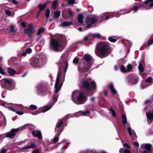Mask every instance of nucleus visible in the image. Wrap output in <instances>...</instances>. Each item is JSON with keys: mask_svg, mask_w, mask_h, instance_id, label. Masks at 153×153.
Segmentation results:
<instances>
[{"mask_svg": "<svg viewBox=\"0 0 153 153\" xmlns=\"http://www.w3.org/2000/svg\"><path fill=\"white\" fill-rule=\"evenodd\" d=\"M98 48L96 55L101 58L107 56L110 53L111 48L110 44L106 42H101L98 44Z\"/></svg>", "mask_w": 153, "mask_h": 153, "instance_id": "obj_1", "label": "nucleus"}, {"mask_svg": "<svg viewBox=\"0 0 153 153\" xmlns=\"http://www.w3.org/2000/svg\"><path fill=\"white\" fill-rule=\"evenodd\" d=\"M91 78H86L84 81H82L81 87L88 91V94L92 95L94 93L93 91H91V88L95 89L96 85L94 81H91Z\"/></svg>", "mask_w": 153, "mask_h": 153, "instance_id": "obj_2", "label": "nucleus"}, {"mask_svg": "<svg viewBox=\"0 0 153 153\" xmlns=\"http://www.w3.org/2000/svg\"><path fill=\"white\" fill-rule=\"evenodd\" d=\"M73 93L71 95L73 101L78 105L82 104L84 103L87 100V96L85 95L83 92H79L77 99L74 98L73 96Z\"/></svg>", "mask_w": 153, "mask_h": 153, "instance_id": "obj_3", "label": "nucleus"}, {"mask_svg": "<svg viewBox=\"0 0 153 153\" xmlns=\"http://www.w3.org/2000/svg\"><path fill=\"white\" fill-rule=\"evenodd\" d=\"M51 89L50 87L45 83H39L37 86L38 91L43 95L48 94Z\"/></svg>", "mask_w": 153, "mask_h": 153, "instance_id": "obj_4", "label": "nucleus"}, {"mask_svg": "<svg viewBox=\"0 0 153 153\" xmlns=\"http://www.w3.org/2000/svg\"><path fill=\"white\" fill-rule=\"evenodd\" d=\"M1 85L2 88L11 91L13 89L12 82L10 79L5 78L1 80Z\"/></svg>", "mask_w": 153, "mask_h": 153, "instance_id": "obj_5", "label": "nucleus"}, {"mask_svg": "<svg viewBox=\"0 0 153 153\" xmlns=\"http://www.w3.org/2000/svg\"><path fill=\"white\" fill-rule=\"evenodd\" d=\"M25 127L24 126H22L16 129L12 128L10 130V131L6 133L5 136L4 137H8L10 139H13L14 138V136L22 128H24Z\"/></svg>", "mask_w": 153, "mask_h": 153, "instance_id": "obj_6", "label": "nucleus"}, {"mask_svg": "<svg viewBox=\"0 0 153 153\" xmlns=\"http://www.w3.org/2000/svg\"><path fill=\"white\" fill-rule=\"evenodd\" d=\"M62 71L61 70L60 68L58 72L57 78L55 84V94H56L58 92L63 84L62 82H61L59 84L60 77L62 74Z\"/></svg>", "mask_w": 153, "mask_h": 153, "instance_id": "obj_7", "label": "nucleus"}, {"mask_svg": "<svg viewBox=\"0 0 153 153\" xmlns=\"http://www.w3.org/2000/svg\"><path fill=\"white\" fill-rule=\"evenodd\" d=\"M50 46L51 48L55 51H59V48L61 47V45L59 41L52 39H51Z\"/></svg>", "mask_w": 153, "mask_h": 153, "instance_id": "obj_8", "label": "nucleus"}, {"mask_svg": "<svg viewBox=\"0 0 153 153\" xmlns=\"http://www.w3.org/2000/svg\"><path fill=\"white\" fill-rule=\"evenodd\" d=\"M127 79L130 84L134 85L137 83L139 80V78L137 75L133 74H131L128 76Z\"/></svg>", "mask_w": 153, "mask_h": 153, "instance_id": "obj_9", "label": "nucleus"}, {"mask_svg": "<svg viewBox=\"0 0 153 153\" xmlns=\"http://www.w3.org/2000/svg\"><path fill=\"white\" fill-rule=\"evenodd\" d=\"M68 55L66 53H64L62 54L60 59L59 61V62L62 63L65 65V66L64 68V71L66 72L68 67Z\"/></svg>", "mask_w": 153, "mask_h": 153, "instance_id": "obj_10", "label": "nucleus"}, {"mask_svg": "<svg viewBox=\"0 0 153 153\" xmlns=\"http://www.w3.org/2000/svg\"><path fill=\"white\" fill-rule=\"evenodd\" d=\"M91 65L92 64L91 63L90 64H83L82 66L79 67V70L81 72H88L91 68Z\"/></svg>", "mask_w": 153, "mask_h": 153, "instance_id": "obj_11", "label": "nucleus"}, {"mask_svg": "<svg viewBox=\"0 0 153 153\" xmlns=\"http://www.w3.org/2000/svg\"><path fill=\"white\" fill-rule=\"evenodd\" d=\"M63 124V122L62 121L58 122L56 124V128L55 129V131L57 130V128L59 129L58 131L57 134L58 136L63 131V127L62 126V125Z\"/></svg>", "mask_w": 153, "mask_h": 153, "instance_id": "obj_12", "label": "nucleus"}, {"mask_svg": "<svg viewBox=\"0 0 153 153\" xmlns=\"http://www.w3.org/2000/svg\"><path fill=\"white\" fill-rule=\"evenodd\" d=\"M51 108L50 106H48L46 108L43 109L42 110L41 109H39L31 113V114L33 115L37 114L42 112H45L49 110Z\"/></svg>", "mask_w": 153, "mask_h": 153, "instance_id": "obj_13", "label": "nucleus"}, {"mask_svg": "<svg viewBox=\"0 0 153 153\" xmlns=\"http://www.w3.org/2000/svg\"><path fill=\"white\" fill-rule=\"evenodd\" d=\"M97 19L91 16H87L85 19V22L87 24L90 22V23L93 24L95 23Z\"/></svg>", "mask_w": 153, "mask_h": 153, "instance_id": "obj_14", "label": "nucleus"}, {"mask_svg": "<svg viewBox=\"0 0 153 153\" xmlns=\"http://www.w3.org/2000/svg\"><path fill=\"white\" fill-rule=\"evenodd\" d=\"M82 59H83L87 63V64H90L91 63L92 64L91 61L92 59V57L90 54H85Z\"/></svg>", "mask_w": 153, "mask_h": 153, "instance_id": "obj_15", "label": "nucleus"}, {"mask_svg": "<svg viewBox=\"0 0 153 153\" xmlns=\"http://www.w3.org/2000/svg\"><path fill=\"white\" fill-rule=\"evenodd\" d=\"M32 133L34 136L37 137L39 139L41 140L42 138V134L40 131L38 130L33 131L32 132Z\"/></svg>", "mask_w": 153, "mask_h": 153, "instance_id": "obj_16", "label": "nucleus"}, {"mask_svg": "<svg viewBox=\"0 0 153 153\" xmlns=\"http://www.w3.org/2000/svg\"><path fill=\"white\" fill-rule=\"evenodd\" d=\"M39 62V58L35 57L30 62L31 65L33 67L36 66Z\"/></svg>", "mask_w": 153, "mask_h": 153, "instance_id": "obj_17", "label": "nucleus"}, {"mask_svg": "<svg viewBox=\"0 0 153 153\" xmlns=\"http://www.w3.org/2000/svg\"><path fill=\"white\" fill-rule=\"evenodd\" d=\"M24 32L25 34H27L29 37H31L33 34L35 32V30H34L28 29L27 28L24 29Z\"/></svg>", "mask_w": 153, "mask_h": 153, "instance_id": "obj_18", "label": "nucleus"}, {"mask_svg": "<svg viewBox=\"0 0 153 153\" xmlns=\"http://www.w3.org/2000/svg\"><path fill=\"white\" fill-rule=\"evenodd\" d=\"M139 9V8L138 7L137 5V6L134 5L133 7L131 8L130 10H128L127 12L124 13H123V14H125L129 13L131 12V10L133 11L134 12H136Z\"/></svg>", "mask_w": 153, "mask_h": 153, "instance_id": "obj_19", "label": "nucleus"}, {"mask_svg": "<svg viewBox=\"0 0 153 153\" xmlns=\"http://www.w3.org/2000/svg\"><path fill=\"white\" fill-rule=\"evenodd\" d=\"M108 88L114 94H115L117 93V91L114 88L113 84L111 83L108 85Z\"/></svg>", "mask_w": 153, "mask_h": 153, "instance_id": "obj_20", "label": "nucleus"}, {"mask_svg": "<svg viewBox=\"0 0 153 153\" xmlns=\"http://www.w3.org/2000/svg\"><path fill=\"white\" fill-rule=\"evenodd\" d=\"M36 147V145L34 143H32L30 145L28 146L24 147L22 148L21 149L22 150H26L27 149H31V148H34Z\"/></svg>", "mask_w": 153, "mask_h": 153, "instance_id": "obj_21", "label": "nucleus"}, {"mask_svg": "<svg viewBox=\"0 0 153 153\" xmlns=\"http://www.w3.org/2000/svg\"><path fill=\"white\" fill-rule=\"evenodd\" d=\"M7 72L10 75H14L16 73V71L15 70L9 67L7 68Z\"/></svg>", "mask_w": 153, "mask_h": 153, "instance_id": "obj_22", "label": "nucleus"}, {"mask_svg": "<svg viewBox=\"0 0 153 153\" xmlns=\"http://www.w3.org/2000/svg\"><path fill=\"white\" fill-rule=\"evenodd\" d=\"M146 114L148 119L151 121L153 120V111L152 112H146Z\"/></svg>", "mask_w": 153, "mask_h": 153, "instance_id": "obj_23", "label": "nucleus"}, {"mask_svg": "<svg viewBox=\"0 0 153 153\" xmlns=\"http://www.w3.org/2000/svg\"><path fill=\"white\" fill-rule=\"evenodd\" d=\"M83 16L82 14H79L78 16V22L80 24H82L83 22Z\"/></svg>", "mask_w": 153, "mask_h": 153, "instance_id": "obj_24", "label": "nucleus"}, {"mask_svg": "<svg viewBox=\"0 0 153 153\" xmlns=\"http://www.w3.org/2000/svg\"><path fill=\"white\" fill-rule=\"evenodd\" d=\"M61 11L60 10H56L54 12L53 17L56 19L58 18L60 15Z\"/></svg>", "mask_w": 153, "mask_h": 153, "instance_id": "obj_25", "label": "nucleus"}, {"mask_svg": "<svg viewBox=\"0 0 153 153\" xmlns=\"http://www.w3.org/2000/svg\"><path fill=\"white\" fill-rule=\"evenodd\" d=\"M144 148L146 150L149 152L152 151V145L150 144H144Z\"/></svg>", "mask_w": 153, "mask_h": 153, "instance_id": "obj_26", "label": "nucleus"}, {"mask_svg": "<svg viewBox=\"0 0 153 153\" xmlns=\"http://www.w3.org/2000/svg\"><path fill=\"white\" fill-rule=\"evenodd\" d=\"M122 123L123 124V125H126L127 123V120L126 117V115L123 114L122 115Z\"/></svg>", "mask_w": 153, "mask_h": 153, "instance_id": "obj_27", "label": "nucleus"}, {"mask_svg": "<svg viewBox=\"0 0 153 153\" xmlns=\"http://www.w3.org/2000/svg\"><path fill=\"white\" fill-rule=\"evenodd\" d=\"M57 3V0H55L53 1L52 4V7L53 10H55L56 9Z\"/></svg>", "mask_w": 153, "mask_h": 153, "instance_id": "obj_28", "label": "nucleus"}, {"mask_svg": "<svg viewBox=\"0 0 153 153\" xmlns=\"http://www.w3.org/2000/svg\"><path fill=\"white\" fill-rule=\"evenodd\" d=\"M72 23V22H70L65 21L61 23V25L63 27H64L70 25H71Z\"/></svg>", "mask_w": 153, "mask_h": 153, "instance_id": "obj_29", "label": "nucleus"}, {"mask_svg": "<svg viewBox=\"0 0 153 153\" xmlns=\"http://www.w3.org/2000/svg\"><path fill=\"white\" fill-rule=\"evenodd\" d=\"M10 33L12 35H14L15 33V31L14 29V27L12 25L10 26Z\"/></svg>", "mask_w": 153, "mask_h": 153, "instance_id": "obj_30", "label": "nucleus"}, {"mask_svg": "<svg viewBox=\"0 0 153 153\" xmlns=\"http://www.w3.org/2000/svg\"><path fill=\"white\" fill-rule=\"evenodd\" d=\"M44 28L43 27L39 28L38 30V32L37 33V35H39L41 33H43L45 32Z\"/></svg>", "mask_w": 153, "mask_h": 153, "instance_id": "obj_31", "label": "nucleus"}, {"mask_svg": "<svg viewBox=\"0 0 153 153\" xmlns=\"http://www.w3.org/2000/svg\"><path fill=\"white\" fill-rule=\"evenodd\" d=\"M138 69L140 72H142L144 71V68L142 64L141 63H140L138 66Z\"/></svg>", "mask_w": 153, "mask_h": 153, "instance_id": "obj_32", "label": "nucleus"}, {"mask_svg": "<svg viewBox=\"0 0 153 153\" xmlns=\"http://www.w3.org/2000/svg\"><path fill=\"white\" fill-rule=\"evenodd\" d=\"M149 5L150 7H153V0H147L145 1V4L149 3Z\"/></svg>", "mask_w": 153, "mask_h": 153, "instance_id": "obj_33", "label": "nucleus"}, {"mask_svg": "<svg viewBox=\"0 0 153 153\" xmlns=\"http://www.w3.org/2000/svg\"><path fill=\"white\" fill-rule=\"evenodd\" d=\"M132 68V66L130 64H128L126 67V71L129 72L131 71Z\"/></svg>", "mask_w": 153, "mask_h": 153, "instance_id": "obj_34", "label": "nucleus"}, {"mask_svg": "<svg viewBox=\"0 0 153 153\" xmlns=\"http://www.w3.org/2000/svg\"><path fill=\"white\" fill-rule=\"evenodd\" d=\"M81 113L83 115L86 116L87 114L90 113V111L88 110L87 109L85 111H82Z\"/></svg>", "mask_w": 153, "mask_h": 153, "instance_id": "obj_35", "label": "nucleus"}, {"mask_svg": "<svg viewBox=\"0 0 153 153\" xmlns=\"http://www.w3.org/2000/svg\"><path fill=\"white\" fill-rule=\"evenodd\" d=\"M38 7L40 9L39 10L40 11L43 10L45 8V6L42 4H39L38 6Z\"/></svg>", "mask_w": 153, "mask_h": 153, "instance_id": "obj_36", "label": "nucleus"}, {"mask_svg": "<svg viewBox=\"0 0 153 153\" xmlns=\"http://www.w3.org/2000/svg\"><path fill=\"white\" fill-rule=\"evenodd\" d=\"M108 39L110 41L112 42H115L117 41V39H114L112 36L109 37L108 38Z\"/></svg>", "mask_w": 153, "mask_h": 153, "instance_id": "obj_37", "label": "nucleus"}, {"mask_svg": "<svg viewBox=\"0 0 153 153\" xmlns=\"http://www.w3.org/2000/svg\"><path fill=\"white\" fill-rule=\"evenodd\" d=\"M50 13V10L49 9H47L46 11V13H45V16L47 18L49 17Z\"/></svg>", "mask_w": 153, "mask_h": 153, "instance_id": "obj_38", "label": "nucleus"}, {"mask_svg": "<svg viewBox=\"0 0 153 153\" xmlns=\"http://www.w3.org/2000/svg\"><path fill=\"white\" fill-rule=\"evenodd\" d=\"M147 4H145V2L143 3V2H142V3L138 4L137 5L138 7H139V9L143 8L145 7V5Z\"/></svg>", "mask_w": 153, "mask_h": 153, "instance_id": "obj_39", "label": "nucleus"}, {"mask_svg": "<svg viewBox=\"0 0 153 153\" xmlns=\"http://www.w3.org/2000/svg\"><path fill=\"white\" fill-rule=\"evenodd\" d=\"M152 78L151 77H149L146 80V82L148 83H151L152 82Z\"/></svg>", "mask_w": 153, "mask_h": 153, "instance_id": "obj_40", "label": "nucleus"}, {"mask_svg": "<svg viewBox=\"0 0 153 153\" xmlns=\"http://www.w3.org/2000/svg\"><path fill=\"white\" fill-rule=\"evenodd\" d=\"M120 70L122 72H126V69L125 67L123 65H120Z\"/></svg>", "mask_w": 153, "mask_h": 153, "instance_id": "obj_41", "label": "nucleus"}, {"mask_svg": "<svg viewBox=\"0 0 153 153\" xmlns=\"http://www.w3.org/2000/svg\"><path fill=\"white\" fill-rule=\"evenodd\" d=\"M88 36L89 37L88 38H89V39L90 41L92 40V39H94L95 38L94 36V34H90L89 35H88Z\"/></svg>", "mask_w": 153, "mask_h": 153, "instance_id": "obj_42", "label": "nucleus"}, {"mask_svg": "<svg viewBox=\"0 0 153 153\" xmlns=\"http://www.w3.org/2000/svg\"><path fill=\"white\" fill-rule=\"evenodd\" d=\"M152 103V101H151L150 99V100H146L144 102L145 105H146L149 104V105H151Z\"/></svg>", "mask_w": 153, "mask_h": 153, "instance_id": "obj_43", "label": "nucleus"}, {"mask_svg": "<svg viewBox=\"0 0 153 153\" xmlns=\"http://www.w3.org/2000/svg\"><path fill=\"white\" fill-rule=\"evenodd\" d=\"M30 108L32 110H35L37 109V107L34 105H31L30 106Z\"/></svg>", "mask_w": 153, "mask_h": 153, "instance_id": "obj_44", "label": "nucleus"}, {"mask_svg": "<svg viewBox=\"0 0 153 153\" xmlns=\"http://www.w3.org/2000/svg\"><path fill=\"white\" fill-rule=\"evenodd\" d=\"M153 44V39H149L148 41V45L150 46Z\"/></svg>", "mask_w": 153, "mask_h": 153, "instance_id": "obj_45", "label": "nucleus"}, {"mask_svg": "<svg viewBox=\"0 0 153 153\" xmlns=\"http://www.w3.org/2000/svg\"><path fill=\"white\" fill-rule=\"evenodd\" d=\"M68 14L70 17L73 16V12L72 10H68Z\"/></svg>", "mask_w": 153, "mask_h": 153, "instance_id": "obj_46", "label": "nucleus"}, {"mask_svg": "<svg viewBox=\"0 0 153 153\" xmlns=\"http://www.w3.org/2000/svg\"><path fill=\"white\" fill-rule=\"evenodd\" d=\"M28 29L34 30L33 28V24L32 23L29 24L27 25Z\"/></svg>", "mask_w": 153, "mask_h": 153, "instance_id": "obj_47", "label": "nucleus"}, {"mask_svg": "<svg viewBox=\"0 0 153 153\" xmlns=\"http://www.w3.org/2000/svg\"><path fill=\"white\" fill-rule=\"evenodd\" d=\"M79 59L76 58H74L73 60V62L74 64H77L78 63Z\"/></svg>", "mask_w": 153, "mask_h": 153, "instance_id": "obj_48", "label": "nucleus"}, {"mask_svg": "<svg viewBox=\"0 0 153 153\" xmlns=\"http://www.w3.org/2000/svg\"><path fill=\"white\" fill-rule=\"evenodd\" d=\"M125 44H128V45L127 46V47H131V46L132 43L130 41H126L125 42Z\"/></svg>", "mask_w": 153, "mask_h": 153, "instance_id": "obj_49", "label": "nucleus"}, {"mask_svg": "<svg viewBox=\"0 0 153 153\" xmlns=\"http://www.w3.org/2000/svg\"><path fill=\"white\" fill-rule=\"evenodd\" d=\"M127 131H128V134H129L130 135H132V132H131V128L129 127H128V128H127Z\"/></svg>", "mask_w": 153, "mask_h": 153, "instance_id": "obj_50", "label": "nucleus"}, {"mask_svg": "<svg viewBox=\"0 0 153 153\" xmlns=\"http://www.w3.org/2000/svg\"><path fill=\"white\" fill-rule=\"evenodd\" d=\"M58 141V137H55L53 140V142L54 143H56Z\"/></svg>", "mask_w": 153, "mask_h": 153, "instance_id": "obj_51", "label": "nucleus"}, {"mask_svg": "<svg viewBox=\"0 0 153 153\" xmlns=\"http://www.w3.org/2000/svg\"><path fill=\"white\" fill-rule=\"evenodd\" d=\"M5 13L8 16H10L11 14V12L10 10H6Z\"/></svg>", "mask_w": 153, "mask_h": 153, "instance_id": "obj_52", "label": "nucleus"}, {"mask_svg": "<svg viewBox=\"0 0 153 153\" xmlns=\"http://www.w3.org/2000/svg\"><path fill=\"white\" fill-rule=\"evenodd\" d=\"M0 73L3 75H5L6 73L4 71L3 69L0 66Z\"/></svg>", "mask_w": 153, "mask_h": 153, "instance_id": "obj_53", "label": "nucleus"}, {"mask_svg": "<svg viewBox=\"0 0 153 153\" xmlns=\"http://www.w3.org/2000/svg\"><path fill=\"white\" fill-rule=\"evenodd\" d=\"M75 0H68V3L70 4H74Z\"/></svg>", "mask_w": 153, "mask_h": 153, "instance_id": "obj_54", "label": "nucleus"}, {"mask_svg": "<svg viewBox=\"0 0 153 153\" xmlns=\"http://www.w3.org/2000/svg\"><path fill=\"white\" fill-rule=\"evenodd\" d=\"M27 53H30L32 52V49L30 48H28L26 51Z\"/></svg>", "mask_w": 153, "mask_h": 153, "instance_id": "obj_55", "label": "nucleus"}, {"mask_svg": "<svg viewBox=\"0 0 153 153\" xmlns=\"http://www.w3.org/2000/svg\"><path fill=\"white\" fill-rule=\"evenodd\" d=\"M123 146L128 149H130L131 148L130 146L126 143L123 144Z\"/></svg>", "mask_w": 153, "mask_h": 153, "instance_id": "obj_56", "label": "nucleus"}, {"mask_svg": "<svg viewBox=\"0 0 153 153\" xmlns=\"http://www.w3.org/2000/svg\"><path fill=\"white\" fill-rule=\"evenodd\" d=\"M88 35L85 36L83 38L84 40L85 41H87L88 40L89 41V38Z\"/></svg>", "mask_w": 153, "mask_h": 153, "instance_id": "obj_57", "label": "nucleus"}, {"mask_svg": "<svg viewBox=\"0 0 153 153\" xmlns=\"http://www.w3.org/2000/svg\"><path fill=\"white\" fill-rule=\"evenodd\" d=\"M11 60L12 62L14 63H16L18 61V60L16 58H12L11 59Z\"/></svg>", "mask_w": 153, "mask_h": 153, "instance_id": "obj_58", "label": "nucleus"}, {"mask_svg": "<svg viewBox=\"0 0 153 153\" xmlns=\"http://www.w3.org/2000/svg\"><path fill=\"white\" fill-rule=\"evenodd\" d=\"M21 25L22 27L25 28L26 27V25L25 23L24 22H22L21 23Z\"/></svg>", "mask_w": 153, "mask_h": 153, "instance_id": "obj_59", "label": "nucleus"}, {"mask_svg": "<svg viewBox=\"0 0 153 153\" xmlns=\"http://www.w3.org/2000/svg\"><path fill=\"white\" fill-rule=\"evenodd\" d=\"M125 150V148H124L120 149L119 150L120 153H124V152Z\"/></svg>", "mask_w": 153, "mask_h": 153, "instance_id": "obj_60", "label": "nucleus"}, {"mask_svg": "<svg viewBox=\"0 0 153 153\" xmlns=\"http://www.w3.org/2000/svg\"><path fill=\"white\" fill-rule=\"evenodd\" d=\"M94 35L95 38L96 37L97 38H99L100 37V35L99 33H95Z\"/></svg>", "mask_w": 153, "mask_h": 153, "instance_id": "obj_61", "label": "nucleus"}, {"mask_svg": "<svg viewBox=\"0 0 153 153\" xmlns=\"http://www.w3.org/2000/svg\"><path fill=\"white\" fill-rule=\"evenodd\" d=\"M31 153H39V149H36L33 151Z\"/></svg>", "mask_w": 153, "mask_h": 153, "instance_id": "obj_62", "label": "nucleus"}, {"mask_svg": "<svg viewBox=\"0 0 153 153\" xmlns=\"http://www.w3.org/2000/svg\"><path fill=\"white\" fill-rule=\"evenodd\" d=\"M7 149H2L1 150V153H6L7 152Z\"/></svg>", "mask_w": 153, "mask_h": 153, "instance_id": "obj_63", "label": "nucleus"}, {"mask_svg": "<svg viewBox=\"0 0 153 153\" xmlns=\"http://www.w3.org/2000/svg\"><path fill=\"white\" fill-rule=\"evenodd\" d=\"M124 153H131V152L129 150L125 149L124 152Z\"/></svg>", "mask_w": 153, "mask_h": 153, "instance_id": "obj_64", "label": "nucleus"}]
</instances>
